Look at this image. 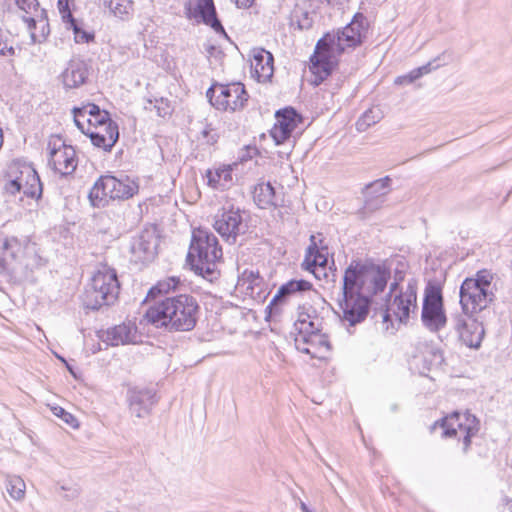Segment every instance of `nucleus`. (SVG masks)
I'll list each match as a JSON object with an SVG mask.
<instances>
[{"instance_id":"nucleus-1","label":"nucleus","mask_w":512,"mask_h":512,"mask_svg":"<svg viewBox=\"0 0 512 512\" xmlns=\"http://www.w3.org/2000/svg\"><path fill=\"white\" fill-rule=\"evenodd\" d=\"M389 278L390 270L384 265L353 260L343 276L339 300L342 320L349 326L363 322L369 313L371 297L384 291Z\"/></svg>"},{"instance_id":"nucleus-2","label":"nucleus","mask_w":512,"mask_h":512,"mask_svg":"<svg viewBox=\"0 0 512 512\" xmlns=\"http://www.w3.org/2000/svg\"><path fill=\"white\" fill-rule=\"evenodd\" d=\"M366 25V17L356 13L341 31L326 33L319 39L310 58L312 72L321 80L327 78L337 64V58L347 48H355L362 43Z\"/></svg>"},{"instance_id":"nucleus-3","label":"nucleus","mask_w":512,"mask_h":512,"mask_svg":"<svg viewBox=\"0 0 512 512\" xmlns=\"http://www.w3.org/2000/svg\"><path fill=\"white\" fill-rule=\"evenodd\" d=\"M199 304L189 294L166 297L149 307L146 320L156 328L170 332H188L194 329L198 320Z\"/></svg>"},{"instance_id":"nucleus-4","label":"nucleus","mask_w":512,"mask_h":512,"mask_svg":"<svg viewBox=\"0 0 512 512\" xmlns=\"http://www.w3.org/2000/svg\"><path fill=\"white\" fill-rule=\"evenodd\" d=\"M222 258V248L217 237L206 229L193 231L187 262L196 274L213 282L220 276L217 266Z\"/></svg>"},{"instance_id":"nucleus-5","label":"nucleus","mask_w":512,"mask_h":512,"mask_svg":"<svg viewBox=\"0 0 512 512\" xmlns=\"http://www.w3.org/2000/svg\"><path fill=\"white\" fill-rule=\"evenodd\" d=\"M120 284L114 269L103 266L94 273L91 283L83 294V305L87 309L98 310L112 305L118 298Z\"/></svg>"},{"instance_id":"nucleus-6","label":"nucleus","mask_w":512,"mask_h":512,"mask_svg":"<svg viewBox=\"0 0 512 512\" xmlns=\"http://www.w3.org/2000/svg\"><path fill=\"white\" fill-rule=\"evenodd\" d=\"M138 192V184L129 177L118 179L111 175L98 178L90 189L88 198L93 207H105L109 200H124Z\"/></svg>"},{"instance_id":"nucleus-7","label":"nucleus","mask_w":512,"mask_h":512,"mask_svg":"<svg viewBox=\"0 0 512 512\" xmlns=\"http://www.w3.org/2000/svg\"><path fill=\"white\" fill-rule=\"evenodd\" d=\"M206 96L212 106L221 111H237L248 101V93L240 82L228 84L214 83L208 88Z\"/></svg>"},{"instance_id":"nucleus-8","label":"nucleus","mask_w":512,"mask_h":512,"mask_svg":"<svg viewBox=\"0 0 512 512\" xmlns=\"http://www.w3.org/2000/svg\"><path fill=\"white\" fill-rule=\"evenodd\" d=\"M439 425L443 429L444 437H462L463 452L466 453L471 445L472 437L476 436L480 429L479 420L470 413H452L450 416L437 421L434 427Z\"/></svg>"},{"instance_id":"nucleus-9","label":"nucleus","mask_w":512,"mask_h":512,"mask_svg":"<svg viewBox=\"0 0 512 512\" xmlns=\"http://www.w3.org/2000/svg\"><path fill=\"white\" fill-rule=\"evenodd\" d=\"M421 320L430 332L440 331L447 323L442 290L436 284L429 283L425 288Z\"/></svg>"},{"instance_id":"nucleus-10","label":"nucleus","mask_w":512,"mask_h":512,"mask_svg":"<svg viewBox=\"0 0 512 512\" xmlns=\"http://www.w3.org/2000/svg\"><path fill=\"white\" fill-rule=\"evenodd\" d=\"M47 149L49 151L48 165L61 176L74 173L78 165V158L73 146L68 145L58 135L49 138Z\"/></svg>"},{"instance_id":"nucleus-11","label":"nucleus","mask_w":512,"mask_h":512,"mask_svg":"<svg viewBox=\"0 0 512 512\" xmlns=\"http://www.w3.org/2000/svg\"><path fill=\"white\" fill-rule=\"evenodd\" d=\"M295 347L298 351L310 355L312 358L322 359L331 349L328 337L321 332L319 324L302 326L301 334H296Z\"/></svg>"},{"instance_id":"nucleus-12","label":"nucleus","mask_w":512,"mask_h":512,"mask_svg":"<svg viewBox=\"0 0 512 512\" xmlns=\"http://www.w3.org/2000/svg\"><path fill=\"white\" fill-rule=\"evenodd\" d=\"M15 4L24 12L22 19L30 31L32 43H41L49 34V24L45 11L39 9L38 0H15Z\"/></svg>"},{"instance_id":"nucleus-13","label":"nucleus","mask_w":512,"mask_h":512,"mask_svg":"<svg viewBox=\"0 0 512 512\" xmlns=\"http://www.w3.org/2000/svg\"><path fill=\"white\" fill-rule=\"evenodd\" d=\"M460 304L464 314H473L485 309L493 300V293L479 286L477 281L467 278L460 287Z\"/></svg>"},{"instance_id":"nucleus-14","label":"nucleus","mask_w":512,"mask_h":512,"mask_svg":"<svg viewBox=\"0 0 512 512\" xmlns=\"http://www.w3.org/2000/svg\"><path fill=\"white\" fill-rule=\"evenodd\" d=\"M417 282L410 280L407 284L405 292L396 295L388 304L387 311L383 315V320L388 321L390 313H392L401 323L407 322L410 312L417 308Z\"/></svg>"},{"instance_id":"nucleus-15","label":"nucleus","mask_w":512,"mask_h":512,"mask_svg":"<svg viewBox=\"0 0 512 512\" xmlns=\"http://www.w3.org/2000/svg\"><path fill=\"white\" fill-rule=\"evenodd\" d=\"M275 117L276 123L270 130V136L276 145H280L290 140L293 131L301 123L302 117L292 107L278 110Z\"/></svg>"},{"instance_id":"nucleus-16","label":"nucleus","mask_w":512,"mask_h":512,"mask_svg":"<svg viewBox=\"0 0 512 512\" xmlns=\"http://www.w3.org/2000/svg\"><path fill=\"white\" fill-rule=\"evenodd\" d=\"M185 10L189 19H193L197 23H204L215 32L226 35L224 27L217 17L213 0H196L194 4L190 2L185 6Z\"/></svg>"},{"instance_id":"nucleus-17","label":"nucleus","mask_w":512,"mask_h":512,"mask_svg":"<svg viewBox=\"0 0 512 512\" xmlns=\"http://www.w3.org/2000/svg\"><path fill=\"white\" fill-rule=\"evenodd\" d=\"M213 226L221 237L231 244L235 243L240 233H244L245 228L240 211L233 208L223 209L221 213L217 214Z\"/></svg>"},{"instance_id":"nucleus-18","label":"nucleus","mask_w":512,"mask_h":512,"mask_svg":"<svg viewBox=\"0 0 512 512\" xmlns=\"http://www.w3.org/2000/svg\"><path fill=\"white\" fill-rule=\"evenodd\" d=\"M454 328L459 339L470 348H479L484 337V327L481 322L470 315H457L454 318Z\"/></svg>"},{"instance_id":"nucleus-19","label":"nucleus","mask_w":512,"mask_h":512,"mask_svg":"<svg viewBox=\"0 0 512 512\" xmlns=\"http://www.w3.org/2000/svg\"><path fill=\"white\" fill-rule=\"evenodd\" d=\"M312 289V284L304 279L290 280L281 285L274 295L269 305L266 307L267 318L275 315H280L282 307L287 303L288 299L298 293L305 292Z\"/></svg>"},{"instance_id":"nucleus-20","label":"nucleus","mask_w":512,"mask_h":512,"mask_svg":"<svg viewBox=\"0 0 512 512\" xmlns=\"http://www.w3.org/2000/svg\"><path fill=\"white\" fill-rule=\"evenodd\" d=\"M127 399L130 412L137 418L148 416L157 402L156 392L149 388H131L128 390Z\"/></svg>"},{"instance_id":"nucleus-21","label":"nucleus","mask_w":512,"mask_h":512,"mask_svg":"<svg viewBox=\"0 0 512 512\" xmlns=\"http://www.w3.org/2000/svg\"><path fill=\"white\" fill-rule=\"evenodd\" d=\"M310 245L306 250L305 259L302 263V267L313 273L316 278H320V272L326 275L325 268L328 263V248L326 246L318 247L316 243V237L310 236Z\"/></svg>"},{"instance_id":"nucleus-22","label":"nucleus","mask_w":512,"mask_h":512,"mask_svg":"<svg viewBox=\"0 0 512 512\" xmlns=\"http://www.w3.org/2000/svg\"><path fill=\"white\" fill-rule=\"evenodd\" d=\"M88 75V64L82 59L73 58L67 63L60 77L66 89H74L83 85Z\"/></svg>"},{"instance_id":"nucleus-23","label":"nucleus","mask_w":512,"mask_h":512,"mask_svg":"<svg viewBox=\"0 0 512 512\" xmlns=\"http://www.w3.org/2000/svg\"><path fill=\"white\" fill-rule=\"evenodd\" d=\"M158 240L153 232L145 231L136 237L131 245V253L136 261L149 262L157 254Z\"/></svg>"},{"instance_id":"nucleus-24","label":"nucleus","mask_w":512,"mask_h":512,"mask_svg":"<svg viewBox=\"0 0 512 512\" xmlns=\"http://www.w3.org/2000/svg\"><path fill=\"white\" fill-rule=\"evenodd\" d=\"M105 129V134H102V131L92 130L84 127V132L82 133L89 136L94 146L103 148L105 151H111L119 139L118 125L109 124V126Z\"/></svg>"},{"instance_id":"nucleus-25","label":"nucleus","mask_w":512,"mask_h":512,"mask_svg":"<svg viewBox=\"0 0 512 512\" xmlns=\"http://www.w3.org/2000/svg\"><path fill=\"white\" fill-rule=\"evenodd\" d=\"M251 65L259 82H267L272 78L274 73V58L269 51L261 49L256 52Z\"/></svg>"},{"instance_id":"nucleus-26","label":"nucleus","mask_w":512,"mask_h":512,"mask_svg":"<svg viewBox=\"0 0 512 512\" xmlns=\"http://www.w3.org/2000/svg\"><path fill=\"white\" fill-rule=\"evenodd\" d=\"M106 336V341L111 346L134 343L137 337V328L132 324L123 323L108 329Z\"/></svg>"},{"instance_id":"nucleus-27","label":"nucleus","mask_w":512,"mask_h":512,"mask_svg":"<svg viewBox=\"0 0 512 512\" xmlns=\"http://www.w3.org/2000/svg\"><path fill=\"white\" fill-rule=\"evenodd\" d=\"M22 175L23 194L34 199H39L42 195V183L35 169L29 166L25 167L22 170Z\"/></svg>"},{"instance_id":"nucleus-28","label":"nucleus","mask_w":512,"mask_h":512,"mask_svg":"<svg viewBox=\"0 0 512 512\" xmlns=\"http://www.w3.org/2000/svg\"><path fill=\"white\" fill-rule=\"evenodd\" d=\"M253 198L261 209L277 206L275 189L270 182L258 184L254 189Z\"/></svg>"},{"instance_id":"nucleus-29","label":"nucleus","mask_w":512,"mask_h":512,"mask_svg":"<svg viewBox=\"0 0 512 512\" xmlns=\"http://www.w3.org/2000/svg\"><path fill=\"white\" fill-rule=\"evenodd\" d=\"M19 250L20 244L16 238L0 239V273L6 269L8 261L16 257Z\"/></svg>"},{"instance_id":"nucleus-30","label":"nucleus","mask_w":512,"mask_h":512,"mask_svg":"<svg viewBox=\"0 0 512 512\" xmlns=\"http://www.w3.org/2000/svg\"><path fill=\"white\" fill-rule=\"evenodd\" d=\"M208 184L213 188L225 189L232 182V169L224 167L215 171H207Z\"/></svg>"},{"instance_id":"nucleus-31","label":"nucleus","mask_w":512,"mask_h":512,"mask_svg":"<svg viewBox=\"0 0 512 512\" xmlns=\"http://www.w3.org/2000/svg\"><path fill=\"white\" fill-rule=\"evenodd\" d=\"M72 112L75 125L81 132H84L85 126L84 123L81 121V118H86V116H88L89 118H93L96 115L101 116V114L106 111L101 110L100 107L94 103H88L82 107H74Z\"/></svg>"},{"instance_id":"nucleus-32","label":"nucleus","mask_w":512,"mask_h":512,"mask_svg":"<svg viewBox=\"0 0 512 512\" xmlns=\"http://www.w3.org/2000/svg\"><path fill=\"white\" fill-rule=\"evenodd\" d=\"M5 485L8 494L15 501H22L25 498L26 485L20 476L7 474Z\"/></svg>"},{"instance_id":"nucleus-33","label":"nucleus","mask_w":512,"mask_h":512,"mask_svg":"<svg viewBox=\"0 0 512 512\" xmlns=\"http://www.w3.org/2000/svg\"><path fill=\"white\" fill-rule=\"evenodd\" d=\"M391 178L389 176H385L383 178L377 179L369 184H367L363 190V195H370L373 197H378L384 199V197L390 191Z\"/></svg>"},{"instance_id":"nucleus-34","label":"nucleus","mask_w":512,"mask_h":512,"mask_svg":"<svg viewBox=\"0 0 512 512\" xmlns=\"http://www.w3.org/2000/svg\"><path fill=\"white\" fill-rule=\"evenodd\" d=\"M383 118V112L379 107H372L366 110L356 122V129L359 132L366 131Z\"/></svg>"},{"instance_id":"nucleus-35","label":"nucleus","mask_w":512,"mask_h":512,"mask_svg":"<svg viewBox=\"0 0 512 512\" xmlns=\"http://www.w3.org/2000/svg\"><path fill=\"white\" fill-rule=\"evenodd\" d=\"M104 5L109 8L115 17L120 19L127 18L133 10L131 0H104Z\"/></svg>"},{"instance_id":"nucleus-36","label":"nucleus","mask_w":512,"mask_h":512,"mask_svg":"<svg viewBox=\"0 0 512 512\" xmlns=\"http://www.w3.org/2000/svg\"><path fill=\"white\" fill-rule=\"evenodd\" d=\"M180 283L179 278L169 277L167 279L159 281L156 285L150 288L148 292L149 298H155L158 295L168 294L174 290Z\"/></svg>"},{"instance_id":"nucleus-37","label":"nucleus","mask_w":512,"mask_h":512,"mask_svg":"<svg viewBox=\"0 0 512 512\" xmlns=\"http://www.w3.org/2000/svg\"><path fill=\"white\" fill-rule=\"evenodd\" d=\"M146 110H155L159 117H166L171 114L170 102L165 98L147 99L144 106Z\"/></svg>"},{"instance_id":"nucleus-38","label":"nucleus","mask_w":512,"mask_h":512,"mask_svg":"<svg viewBox=\"0 0 512 512\" xmlns=\"http://www.w3.org/2000/svg\"><path fill=\"white\" fill-rule=\"evenodd\" d=\"M384 203V199L373 197L370 195H364V205L360 209L359 213L363 215V217L366 216L368 213H372L382 207Z\"/></svg>"},{"instance_id":"nucleus-39","label":"nucleus","mask_w":512,"mask_h":512,"mask_svg":"<svg viewBox=\"0 0 512 512\" xmlns=\"http://www.w3.org/2000/svg\"><path fill=\"white\" fill-rule=\"evenodd\" d=\"M73 1L74 0H58L57 2L59 13L65 25H74V21L76 20L70 10V5Z\"/></svg>"},{"instance_id":"nucleus-40","label":"nucleus","mask_w":512,"mask_h":512,"mask_svg":"<svg viewBox=\"0 0 512 512\" xmlns=\"http://www.w3.org/2000/svg\"><path fill=\"white\" fill-rule=\"evenodd\" d=\"M66 28L73 30L76 43H88L94 39V35L83 30L77 20L74 21V25H66Z\"/></svg>"},{"instance_id":"nucleus-41","label":"nucleus","mask_w":512,"mask_h":512,"mask_svg":"<svg viewBox=\"0 0 512 512\" xmlns=\"http://www.w3.org/2000/svg\"><path fill=\"white\" fill-rule=\"evenodd\" d=\"M15 49L12 45V40L7 32L0 28V55L13 56Z\"/></svg>"},{"instance_id":"nucleus-42","label":"nucleus","mask_w":512,"mask_h":512,"mask_svg":"<svg viewBox=\"0 0 512 512\" xmlns=\"http://www.w3.org/2000/svg\"><path fill=\"white\" fill-rule=\"evenodd\" d=\"M442 56H443V54L438 55L437 57H435L433 60L429 61L425 65L415 68L414 70H415L416 75L418 76V79L426 74H429L430 72L441 67L442 65H444V63L440 62Z\"/></svg>"},{"instance_id":"nucleus-43","label":"nucleus","mask_w":512,"mask_h":512,"mask_svg":"<svg viewBox=\"0 0 512 512\" xmlns=\"http://www.w3.org/2000/svg\"><path fill=\"white\" fill-rule=\"evenodd\" d=\"M53 414L60 418L63 422L68 424L72 428L78 427L77 419L69 412H67L64 408L60 406L52 407Z\"/></svg>"},{"instance_id":"nucleus-44","label":"nucleus","mask_w":512,"mask_h":512,"mask_svg":"<svg viewBox=\"0 0 512 512\" xmlns=\"http://www.w3.org/2000/svg\"><path fill=\"white\" fill-rule=\"evenodd\" d=\"M110 121H112V120H111L108 112L102 113L101 116L96 115L93 118L86 119L87 128L92 129V130H96L97 126H102V125L106 124V122H110Z\"/></svg>"},{"instance_id":"nucleus-45","label":"nucleus","mask_w":512,"mask_h":512,"mask_svg":"<svg viewBox=\"0 0 512 512\" xmlns=\"http://www.w3.org/2000/svg\"><path fill=\"white\" fill-rule=\"evenodd\" d=\"M5 190L7 193H10L12 195L23 191V175L22 171L20 172V176L16 177L13 180H10L5 185Z\"/></svg>"},{"instance_id":"nucleus-46","label":"nucleus","mask_w":512,"mask_h":512,"mask_svg":"<svg viewBox=\"0 0 512 512\" xmlns=\"http://www.w3.org/2000/svg\"><path fill=\"white\" fill-rule=\"evenodd\" d=\"M294 23L300 30H308L312 27L313 21L308 12H301L300 16L294 15Z\"/></svg>"},{"instance_id":"nucleus-47","label":"nucleus","mask_w":512,"mask_h":512,"mask_svg":"<svg viewBox=\"0 0 512 512\" xmlns=\"http://www.w3.org/2000/svg\"><path fill=\"white\" fill-rule=\"evenodd\" d=\"M307 324H319V319L317 317H314L313 319L309 314L302 313L299 315L296 323L295 328L297 330V334H301V328L302 326H306Z\"/></svg>"},{"instance_id":"nucleus-48","label":"nucleus","mask_w":512,"mask_h":512,"mask_svg":"<svg viewBox=\"0 0 512 512\" xmlns=\"http://www.w3.org/2000/svg\"><path fill=\"white\" fill-rule=\"evenodd\" d=\"M417 79H418V76L416 75L415 70L413 69L405 75L396 77V79L394 80V83L396 85H407V84L413 83Z\"/></svg>"},{"instance_id":"nucleus-49","label":"nucleus","mask_w":512,"mask_h":512,"mask_svg":"<svg viewBox=\"0 0 512 512\" xmlns=\"http://www.w3.org/2000/svg\"><path fill=\"white\" fill-rule=\"evenodd\" d=\"M484 272H479L477 278L473 281H477L479 286L485 288L486 291H490L491 281L488 275H484Z\"/></svg>"},{"instance_id":"nucleus-50","label":"nucleus","mask_w":512,"mask_h":512,"mask_svg":"<svg viewBox=\"0 0 512 512\" xmlns=\"http://www.w3.org/2000/svg\"><path fill=\"white\" fill-rule=\"evenodd\" d=\"M238 7L247 8L250 7L254 0H235Z\"/></svg>"},{"instance_id":"nucleus-51","label":"nucleus","mask_w":512,"mask_h":512,"mask_svg":"<svg viewBox=\"0 0 512 512\" xmlns=\"http://www.w3.org/2000/svg\"><path fill=\"white\" fill-rule=\"evenodd\" d=\"M109 124H116V122H114V121L106 122V124H104L102 126H97L96 130L102 131V134H105V130H106L105 128H107L109 126Z\"/></svg>"},{"instance_id":"nucleus-52","label":"nucleus","mask_w":512,"mask_h":512,"mask_svg":"<svg viewBox=\"0 0 512 512\" xmlns=\"http://www.w3.org/2000/svg\"><path fill=\"white\" fill-rule=\"evenodd\" d=\"M403 279H404V273L402 271H396L395 272V276H394V280L398 281V282H401Z\"/></svg>"},{"instance_id":"nucleus-53","label":"nucleus","mask_w":512,"mask_h":512,"mask_svg":"<svg viewBox=\"0 0 512 512\" xmlns=\"http://www.w3.org/2000/svg\"><path fill=\"white\" fill-rule=\"evenodd\" d=\"M399 283L398 281H395L391 283L390 285V292H389V295H391L394 291L397 290L398 286H399Z\"/></svg>"},{"instance_id":"nucleus-54","label":"nucleus","mask_w":512,"mask_h":512,"mask_svg":"<svg viewBox=\"0 0 512 512\" xmlns=\"http://www.w3.org/2000/svg\"><path fill=\"white\" fill-rule=\"evenodd\" d=\"M300 509L302 512H311V510L303 501L300 502Z\"/></svg>"},{"instance_id":"nucleus-55","label":"nucleus","mask_w":512,"mask_h":512,"mask_svg":"<svg viewBox=\"0 0 512 512\" xmlns=\"http://www.w3.org/2000/svg\"><path fill=\"white\" fill-rule=\"evenodd\" d=\"M87 118H89V117H88V116H86V118H81V121L84 123V126H85V127H86V124H87V122H86V119H87Z\"/></svg>"},{"instance_id":"nucleus-56","label":"nucleus","mask_w":512,"mask_h":512,"mask_svg":"<svg viewBox=\"0 0 512 512\" xmlns=\"http://www.w3.org/2000/svg\"><path fill=\"white\" fill-rule=\"evenodd\" d=\"M58 358H59L62 362L66 363V361H65V359H64V358H62V357H60V356H58Z\"/></svg>"},{"instance_id":"nucleus-57","label":"nucleus","mask_w":512,"mask_h":512,"mask_svg":"<svg viewBox=\"0 0 512 512\" xmlns=\"http://www.w3.org/2000/svg\"><path fill=\"white\" fill-rule=\"evenodd\" d=\"M203 134L206 136L208 134V131L207 130H204L203 131Z\"/></svg>"},{"instance_id":"nucleus-58","label":"nucleus","mask_w":512,"mask_h":512,"mask_svg":"<svg viewBox=\"0 0 512 512\" xmlns=\"http://www.w3.org/2000/svg\"><path fill=\"white\" fill-rule=\"evenodd\" d=\"M2 136V130L0 129V137Z\"/></svg>"},{"instance_id":"nucleus-59","label":"nucleus","mask_w":512,"mask_h":512,"mask_svg":"<svg viewBox=\"0 0 512 512\" xmlns=\"http://www.w3.org/2000/svg\"><path fill=\"white\" fill-rule=\"evenodd\" d=\"M2 146V140H0V147Z\"/></svg>"},{"instance_id":"nucleus-60","label":"nucleus","mask_w":512,"mask_h":512,"mask_svg":"<svg viewBox=\"0 0 512 512\" xmlns=\"http://www.w3.org/2000/svg\"><path fill=\"white\" fill-rule=\"evenodd\" d=\"M312 512V511H311Z\"/></svg>"}]
</instances>
